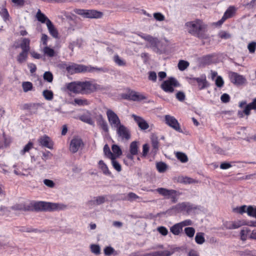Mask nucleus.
I'll return each mask as SVG.
<instances>
[{"instance_id":"obj_1","label":"nucleus","mask_w":256,"mask_h":256,"mask_svg":"<svg viewBox=\"0 0 256 256\" xmlns=\"http://www.w3.org/2000/svg\"><path fill=\"white\" fill-rule=\"evenodd\" d=\"M65 86L68 91L75 94H89L102 90V86L96 83L94 80L72 82L66 83Z\"/></svg>"},{"instance_id":"obj_2","label":"nucleus","mask_w":256,"mask_h":256,"mask_svg":"<svg viewBox=\"0 0 256 256\" xmlns=\"http://www.w3.org/2000/svg\"><path fill=\"white\" fill-rule=\"evenodd\" d=\"M68 72L72 74L80 72H96L102 73L108 71L106 68L90 66L85 65H68L66 68Z\"/></svg>"},{"instance_id":"obj_3","label":"nucleus","mask_w":256,"mask_h":256,"mask_svg":"<svg viewBox=\"0 0 256 256\" xmlns=\"http://www.w3.org/2000/svg\"><path fill=\"white\" fill-rule=\"evenodd\" d=\"M188 32L199 38H205L204 27L200 20L188 22L185 24Z\"/></svg>"},{"instance_id":"obj_4","label":"nucleus","mask_w":256,"mask_h":256,"mask_svg":"<svg viewBox=\"0 0 256 256\" xmlns=\"http://www.w3.org/2000/svg\"><path fill=\"white\" fill-rule=\"evenodd\" d=\"M34 207L38 211L52 212L64 210L66 208V206L58 203L38 202L34 204Z\"/></svg>"},{"instance_id":"obj_5","label":"nucleus","mask_w":256,"mask_h":256,"mask_svg":"<svg viewBox=\"0 0 256 256\" xmlns=\"http://www.w3.org/2000/svg\"><path fill=\"white\" fill-rule=\"evenodd\" d=\"M225 56L222 54H212L198 58L200 64H210L224 62Z\"/></svg>"},{"instance_id":"obj_6","label":"nucleus","mask_w":256,"mask_h":256,"mask_svg":"<svg viewBox=\"0 0 256 256\" xmlns=\"http://www.w3.org/2000/svg\"><path fill=\"white\" fill-rule=\"evenodd\" d=\"M180 86V84L176 78L170 77L162 82L160 84V88L166 92L172 93L174 91V88Z\"/></svg>"},{"instance_id":"obj_7","label":"nucleus","mask_w":256,"mask_h":256,"mask_svg":"<svg viewBox=\"0 0 256 256\" xmlns=\"http://www.w3.org/2000/svg\"><path fill=\"white\" fill-rule=\"evenodd\" d=\"M74 12L78 15L83 16L86 18H100L103 16V13L101 12L95 10H84L75 9Z\"/></svg>"},{"instance_id":"obj_8","label":"nucleus","mask_w":256,"mask_h":256,"mask_svg":"<svg viewBox=\"0 0 256 256\" xmlns=\"http://www.w3.org/2000/svg\"><path fill=\"white\" fill-rule=\"evenodd\" d=\"M156 190L166 198H170L173 203H176L178 201V196L180 195V193L178 191L174 190L160 188L156 189Z\"/></svg>"},{"instance_id":"obj_9","label":"nucleus","mask_w":256,"mask_h":256,"mask_svg":"<svg viewBox=\"0 0 256 256\" xmlns=\"http://www.w3.org/2000/svg\"><path fill=\"white\" fill-rule=\"evenodd\" d=\"M116 128L118 137L120 140L127 141L130 139V131L124 125L122 124Z\"/></svg>"},{"instance_id":"obj_10","label":"nucleus","mask_w":256,"mask_h":256,"mask_svg":"<svg viewBox=\"0 0 256 256\" xmlns=\"http://www.w3.org/2000/svg\"><path fill=\"white\" fill-rule=\"evenodd\" d=\"M106 114L108 122L112 128H116L122 124L118 116L113 110L108 109Z\"/></svg>"},{"instance_id":"obj_11","label":"nucleus","mask_w":256,"mask_h":256,"mask_svg":"<svg viewBox=\"0 0 256 256\" xmlns=\"http://www.w3.org/2000/svg\"><path fill=\"white\" fill-rule=\"evenodd\" d=\"M164 122L168 126L176 132H182L180 124L174 116L168 114L164 116Z\"/></svg>"},{"instance_id":"obj_12","label":"nucleus","mask_w":256,"mask_h":256,"mask_svg":"<svg viewBox=\"0 0 256 256\" xmlns=\"http://www.w3.org/2000/svg\"><path fill=\"white\" fill-rule=\"evenodd\" d=\"M230 82L237 86H242L246 83V80L244 76L236 72H230L229 74Z\"/></svg>"},{"instance_id":"obj_13","label":"nucleus","mask_w":256,"mask_h":256,"mask_svg":"<svg viewBox=\"0 0 256 256\" xmlns=\"http://www.w3.org/2000/svg\"><path fill=\"white\" fill-rule=\"evenodd\" d=\"M84 146V143L81 138H73L70 143V150L72 153L76 152L79 149Z\"/></svg>"},{"instance_id":"obj_14","label":"nucleus","mask_w":256,"mask_h":256,"mask_svg":"<svg viewBox=\"0 0 256 256\" xmlns=\"http://www.w3.org/2000/svg\"><path fill=\"white\" fill-rule=\"evenodd\" d=\"M39 144L42 147L48 148L50 150L53 148L54 142L52 139L46 135H44L38 139Z\"/></svg>"},{"instance_id":"obj_15","label":"nucleus","mask_w":256,"mask_h":256,"mask_svg":"<svg viewBox=\"0 0 256 256\" xmlns=\"http://www.w3.org/2000/svg\"><path fill=\"white\" fill-rule=\"evenodd\" d=\"M132 117L134 118V120L141 130H146L149 128L148 124L142 118L134 114H132Z\"/></svg>"},{"instance_id":"obj_16","label":"nucleus","mask_w":256,"mask_h":256,"mask_svg":"<svg viewBox=\"0 0 256 256\" xmlns=\"http://www.w3.org/2000/svg\"><path fill=\"white\" fill-rule=\"evenodd\" d=\"M190 80L196 81L198 84V88L200 90L209 86V84L206 80L205 76H202L200 78H190Z\"/></svg>"},{"instance_id":"obj_17","label":"nucleus","mask_w":256,"mask_h":256,"mask_svg":"<svg viewBox=\"0 0 256 256\" xmlns=\"http://www.w3.org/2000/svg\"><path fill=\"white\" fill-rule=\"evenodd\" d=\"M128 98L133 101H141L146 100V96L143 94L134 91L131 92L128 95Z\"/></svg>"},{"instance_id":"obj_18","label":"nucleus","mask_w":256,"mask_h":256,"mask_svg":"<svg viewBox=\"0 0 256 256\" xmlns=\"http://www.w3.org/2000/svg\"><path fill=\"white\" fill-rule=\"evenodd\" d=\"M30 42L28 38H22L20 44L16 46V48H20L22 50L28 52L30 50Z\"/></svg>"},{"instance_id":"obj_19","label":"nucleus","mask_w":256,"mask_h":256,"mask_svg":"<svg viewBox=\"0 0 256 256\" xmlns=\"http://www.w3.org/2000/svg\"><path fill=\"white\" fill-rule=\"evenodd\" d=\"M14 172L16 175L26 176L31 175L30 172H28L26 170L22 168V166L18 164L14 165Z\"/></svg>"},{"instance_id":"obj_20","label":"nucleus","mask_w":256,"mask_h":256,"mask_svg":"<svg viewBox=\"0 0 256 256\" xmlns=\"http://www.w3.org/2000/svg\"><path fill=\"white\" fill-rule=\"evenodd\" d=\"M46 26L51 36L54 38H58V31L55 28L52 22L50 20H48L46 22Z\"/></svg>"},{"instance_id":"obj_21","label":"nucleus","mask_w":256,"mask_h":256,"mask_svg":"<svg viewBox=\"0 0 256 256\" xmlns=\"http://www.w3.org/2000/svg\"><path fill=\"white\" fill-rule=\"evenodd\" d=\"M252 110H256V98H254L252 102L246 105L244 109V114L247 116H249Z\"/></svg>"},{"instance_id":"obj_22","label":"nucleus","mask_w":256,"mask_h":256,"mask_svg":"<svg viewBox=\"0 0 256 256\" xmlns=\"http://www.w3.org/2000/svg\"><path fill=\"white\" fill-rule=\"evenodd\" d=\"M151 142L152 147V152L155 154L157 152L159 147V142L157 136H152L151 138Z\"/></svg>"},{"instance_id":"obj_23","label":"nucleus","mask_w":256,"mask_h":256,"mask_svg":"<svg viewBox=\"0 0 256 256\" xmlns=\"http://www.w3.org/2000/svg\"><path fill=\"white\" fill-rule=\"evenodd\" d=\"M182 231V228L180 222L176 223L170 228V232L175 236L180 235Z\"/></svg>"},{"instance_id":"obj_24","label":"nucleus","mask_w":256,"mask_h":256,"mask_svg":"<svg viewBox=\"0 0 256 256\" xmlns=\"http://www.w3.org/2000/svg\"><path fill=\"white\" fill-rule=\"evenodd\" d=\"M36 18L38 21L42 24L46 23V22H48V20H50L48 18L40 11V10H38L36 14Z\"/></svg>"},{"instance_id":"obj_25","label":"nucleus","mask_w":256,"mask_h":256,"mask_svg":"<svg viewBox=\"0 0 256 256\" xmlns=\"http://www.w3.org/2000/svg\"><path fill=\"white\" fill-rule=\"evenodd\" d=\"M80 120L86 124H88L91 126H94V122L91 118L90 114H82L79 118Z\"/></svg>"},{"instance_id":"obj_26","label":"nucleus","mask_w":256,"mask_h":256,"mask_svg":"<svg viewBox=\"0 0 256 256\" xmlns=\"http://www.w3.org/2000/svg\"><path fill=\"white\" fill-rule=\"evenodd\" d=\"M98 165L102 171L103 173L106 175H110L111 172L109 170L108 167L105 164L103 160H100L98 162Z\"/></svg>"},{"instance_id":"obj_27","label":"nucleus","mask_w":256,"mask_h":256,"mask_svg":"<svg viewBox=\"0 0 256 256\" xmlns=\"http://www.w3.org/2000/svg\"><path fill=\"white\" fill-rule=\"evenodd\" d=\"M138 142L136 141L132 142L130 146V152L132 154H138Z\"/></svg>"},{"instance_id":"obj_28","label":"nucleus","mask_w":256,"mask_h":256,"mask_svg":"<svg viewBox=\"0 0 256 256\" xmlns=\"http://www.w3.org/2000/svg\"><path fill=\"white\" fill-rule=\"evenodd\" d=\"M127 200L130 202H133L134 200H138V202H141L142 198L138 196L134 192H130L127 195Z\"/></svg>"},{"instance_id":"obj_29","label":"nucleus","mask_w":256,"mask_h":256,"mask_svg":"<svg viewBox=\"0 0 256 256\" xmlns=\"http://www.w3.org/2000/svg\"><path fill=\"white\" fill-rule=\"evenodd\" d=\"M204 235V232H198L196 233L195 236V241L196 244H202L204 242L205 239Z\"/></svg>"},{"instance_id":"obj_30","label":"nucleus","mask_w":256,"mask_h":256,"mask_svg":"<svg viewBox=\"0 0 256 256\" xmlns=\"http://www.w3.org/2000/svg\"><path fill=\"white\" fill-rule=\"evenodd\" d=\"M43 52L46 56L49 57H53L56 54L53 48L48 46H44Z\"/></svg>"},{"instance_id":"obj_31","label":"nucleus","mask_w":256,"mask_h":256,"mask_svg":"<svg viewBox=\"0 0 256 256\" xmlns=\"http://www.w3.org/2000/svg\"><path fill=\"white\" fill-rule=\"evenodd\" d=\"M104 155L110 160L116 156L112 152L108 144H106L104 147Z\"/></svg>"},{"instance_id":"obj_32","label":"nucleus","mask_w":256,"mask_h":256,"mask_svg":"<svg viewBox=\"0 0 256 256\" xmlns=\"http://www.w3.org/2000/svg\"><path fill=\"white\" fill-rule=\"evenodd\" d=\"M176 158L182 162H186L188 161L187 156L182 152H176Z\"/></svg>"},{"instance_id":"obj_33","label":"nucleus","mask_w":256,"mask_h":256,"mask_svg":"<svg viewBox=\"0 0 256 256\" xmlns=\"http://www.w3.org/2000/svg\"><path fill=\"white\" fill-rule=\"evenodd\" d=\"M179 182L181 183L184 184H190L192 183H196L197 182L196 180L188 176H182L179 178Z\"/></svg>"},{"instance_id":"obj_34","label":"nucleus","mask_w":256,"mask_h":256,"mask_svg":"<svg viewBox=\"0 0 256 256\" xmlns=\"http://www.w3.org/2000/svg\"><path fill=\"white\" fill-rule=\"evenodd\" d=\"M112 154L116 157H119L122 154V151L121 148L119 146L116 144H113L112 146Z\"/></svg>"},{"instance_id":"obj_35","label":"nucleus","mask_w":256,"mask_h":256,"mask_svg":"<svg viewBox=\"0 0 256 256\" xmlns=\"http://www.w3.org/2000/svg\"><path fill=\"white\" fill-rule=\"evenodd\" d=\"M28 52L22 50L17 56V60L20 63L24 62L26 59L28 54Z\"/></svg>"},{"instance_id":"obj_36","label":"nucleus","mask_w":256,"mask_h":256,"mask_svg":"<svg viewBox=\"0 0 256 256\" xmlns=\"http://www.w3.org/2000/svg\"><path fill=\"white\" fill-rule=\"evenodd\" d=\"M42 96L48 100H51L54 98L53 92L51 90H46L42 92Z\"/></svg>"},{"instance_id":"obj_37","label":"nucleus","mask_w":256,"mask_h":256,"mask_svg":"<svg viewBox=\"0 0 256 256\" xmlns=\"http://www.w3.org/2000/svg\"><path fill=\"white\" fill-rule=\"evenodd\" d=\"M184 233L190 238H192L194 235L196 230L192 227H186L184 230Z\"/></svg>"},{"instance_id":"obj_38","label":"nucleus","mask_w":256,"mask_h":256,"mask_svg":"<svg viewBox=\"0 0 256 256\" xmlns=\"http://www.w3.org/2000/svg\"><path fill=\"white\" fill-rule=\"evenodd\" d=\"M246 212L248 216L256 218V206H249L246 208Z\"/></svg>"},{"instance_id":"obj_39","label":"nucleus","mask_w":256,"mask_h":256,"mask_svg":"<svg viewBox=\"0 0 256 256\" xmlns=\"http://www.w3.org/2000/svg\"><path fill=\"white\" fill-rule=\"evenodd\" d=\"M154 256H170L173 254L169 250H160L154 252Z\"/></svg>"},{"instance_id":"obj_40","label":"nucleus","mask_w":256,"mask_h":256,"mask_svg":"<svg viewBox=\"0 0 256 256\" xmlns=\"http://www.w3.org/2000/svg\"><path fill=\"white\" fill-rule=\"evenodd\" d=\"M116 156L111 159L113 168L118 172L122 170V166L120 163L116 160Z\"/></svg>"},{"instance_id":"obj_41","label":"nucleus","mask_w":256,"mask_h":256,"mask_svg":"<svg viewBox=\"0 0 256 256\" xmlns=\"http://www.w3.org/2000/svg\"><path fill=\"white\" fill-rule=\"evenodd\" d=\"M0 15L4 22H6L9 20L10 14L6 8H4L1 9V10H0Z\"/></svg>"},{"instance_id":"obj_42","label":"nucleus","mask_w":256,"mask_h":256,"mask_svg":"<svg viewBox=\"0 0 256 256\" xmlns=\"http://www.w3.org/2000/svg\"><path fill=\"white\" fill-rule=\"evenodd\" d=\"M74 104H77L79 106H86L89 104V102L86 99L76 98L74 100Z\"/></svg>"},{"instance_id":"obj_43","label":"nucleus","mask_w":256,"mask_h":256,"mask_svg":"<svg viewBox=\"0 0 256 256\" xmlns=\"http://www.w3.org/2000/svg\"><path fill=\"white\" fill-rule=\"evenodd\" d=\"M156 167L158 170L160 172H164L167 168L166 164L164 162H158L156 164Z\"/></svg>"},{"instance_id":"obj_44","label":"nucleus","mask_w":256,"mask_h":256,"mask_svg":"<svg viewBox=\"0 0 256 256\" xmlns=\"http://www.w3.org/2000/svg\"><path fill=\"white\" fill-rule=\"evenodd\" d=\"M22 87L24 92H28L32 88V84L29 82H24L22 84Z\"/></svg>"},{"instance_id":"obj_45","label":"nucleus","mask_w":256,"mask_h":256,"mask_svg":"<svg viewBox=\"0 0 256 256\" xmlns=\"http://www.w3.org/2000/svg\"><path fill=\"white\" fill-rule=\"evenodd\" d=\"M90 248L93 254L98 255L100 253V248L98 245L92 244L90 246Z\"/></svg>"},{"instance_id":"obj_46","label":"nucleus","mask_w":256,"mask_h":256,"mask_svg":"<svg viewBox=\"0 0 256 256\" xmlns=\"http://www.w3.org/2000/svg\"><path fill=\"white\" fill-rule=\"evenodd\" d=\"M236 8L234 6H230L226 10L224 14L227 16V18H230L235 13Z\"/></svg>"},{"instance_id":"obj_47","label":"nucleus","mask_w":256,"mask_h":256,"mask_svg":"<svg viewBox=\"0 0 256 256\" xmlns=\"http://www.w3.org/2000/svg\"><path fill=\"white\" fill-rule=\"evenodd\" d=\"M33 147V143L30 142L27 144L20 152V154L22 155H24L26 152L29 150Z\"/></svg>"},{"instance_id":"obj_48","label":"nucleus","mask_w":256,"mask_h":256,"mask_svg":"<svg viewBox=\"0 0 256 256\" xmlns=\"http://www.w3.org/2000/svg\"><path fill=\"white\" fill-rule=\"evenodd\" d=\"M157 231L163 236H166L168 234V229L164 226H160L157 228Z\"/></svg>"},{"instance_id":"obj_49","label":"nucleus","mask_w":256,"mask_h":256,"mask_svg":"<svg viewBox=\"0 0 256 256\" xmlns=\"http://www.w3.org/2000/svg\"><path fill=\"white\" fill-rule=\"evenodd\" d=\"M154 18L158 21L162 22L164 20V16L161 12H155L153 14Z\"/></svg>"},{"instance_id":"obj_50","label":"nucleus","mask_w":256,"mask_h":256,"mask_svg":"<svg viewBox=\"0 0 256 256\" xmlns=\"http://www.w3.org/2000/svg\"><path fill=\"white\" fill-rule=\"evenodd\" d=\"M44 78L49 82H52L53 80V76L50 72H46L44 73Z\"/></svg>"},{"instance_id":"obj_51","label":"nucleus","mask_w":256,"mask_h":256,"mask_svg":"<svg viewBox=\"0 0 256 256\" xmlns=\"http://www.w3.org/2000/svg\"><path fill=\"white\" fill-rule=\"evenodd\" d=\"M250 232V230H248V229H246V230H240V239L242 240V241H245L247 239V235L248 234V233Z\"/></svg>"},{"instance_id":"obj_52","label":"nucleus","mask_w":256,"mask_h":256,"mask_svg":"<svg viewBox=\"0 0 256 256\" xmlns=\"http://www.w3.org/2000/svg\"><path fill=\"white\" fill-rule=\"evenodd\" d=\"M94 198L96 200V204L98 206L104 204L106 202V196H98L94 197Z\"/></svg>"},{"instance_id":"obj_53","label":"nucleus","mask_w":256,"mask_h":256,"mask_svg":"<svg viewBox=\"0 0 256 256\" xmlns=\"http://www.w3.org/2000/svg\"><path fill=\"white\" fill-rule=\"evenodd\" d=\"M82 44V40H76L75 41L72 42H71L69 45V48L72 49V50H73V48L75 46H78V48L80 47Z\"/></svg>"},{"instance_id":"obj_54","label":"nucleus","mask_w":256,"mask_h":256,"mask_svg":"<svg viewBox=\"0 0 256 256\" xmlns=\"http://www.w3.org/2000/svg\"><path fill=\"white\" fill-rule=\"evenodd\" d=\"M114 251L115 250H114V248L110 246H106L104 250V254L106 256L112 255V254L114 253Z\"/></svg>"},{"instance_id":"obj_55","label":"nucleus","mask_w":256,"mask_h":256,"mask_svg":"<svg viewBox=\"0 0 256 256\" xmlns=\"http://www.w3.org/2000/svg\"><path fill=\"white\" fill-rule=\"evenodd\" d=\"M11 209L14 210H26L25 206L23 204H16L12 206Z\"/></svg>"},{"instance_id":"obj_56","label":"nucleus","mask_w":256,"mask_h":256,"mask_svg":"<svg viewBox=\"0 0 256 256\" xmlns=\"http://www.w3.org/2000/svg\"><path fill=\"white\" fill-rule=\"evenodd\" d=\"M248 48L250 53L254 52L256 49V42H252L248 46Z\"/></svg>"},{"instance_id":"obj_57","label":"nucleus","mask_w":256,"mask_h":256,"mask_svg":"<svg viewBox=\"0 0 256 256\" xmlns=\"http://www.w3.org/2000/svg\"><path fill=\"white\" fill-rule=\"evenodd\" d=\"M176 97L179 101L182 102L185 100L186 95L184 92L179 91L176 94Z\"/></svg>"},{"instance_id":"obj_58","label":"nucleus","mask_w":256,"mask_h":256,"mask_svg":"<svg viewBox=\"0 0 256 256\" xmlns=\"http://www.w3.org/2000/svg\"><path fill=\"white\" fill-rule=\"evenodd\" d=\"M216 85L218 88H222L224 84V81L220 76H218L215 80Z\"/></svg>"},{"instance_id":"obj_59","label":"nucleus","mask_w":256,"mask_h":256,"mask_svg":"<svg viewBox=\"0 0 256 256\" xmlns=\"http://www.w3.org/2000/svg\"><path fill=\"white\" fill-rule=\"evenodd\" d=\"M52 156V154L49 151L46 152H42V159L44 161H46L47 160L51 158Z\"/></svg>"},{"instance_id":"obj_60","label":"nucleus","mask_w":256,"mask_h":256,"mask_svg":"<svg viewBox=\"0 0 256 256\" xmlns=\"http://www.w3.org/2000/svg\"><path fill=\"white\" fill-rule=\"evenodd\" d=\"M156 78L157 76L156 72H148V78L150 80H152L154 82H155L156 80Z\"/></svg>"},{"instance_id":"obj_61","label":"nucleus","mask_w":256,"mask_h":256,"mask_svg":"<svg viewBox=\"0 0 256 256\" xmlns=\"http://www.w3.org/2000/svg\"><path fill=\"white\" fill-rule=\"evenodd\" d=\"M244 224V222L240 220L232 221V229L238 228Z\"/></svg>"},{"instance_id":"obj_62","label":"nucleus","mask_w":256,"mask_h":256,"mask_svg":"<svg viewBox=\"0 0 256 256\" xmlns=\"http://www.w3.org/2000/svg\"><path fill=\"white\" fill-rule=\"evenodd\" d=\"M150 44V46L153 49H158V40L156 38H154L152 41L149 42Z\"/></svg>"},{"instance_id":"obj_63","label":"nucleus","mask_w":256,"mask_h":256,"mask_svg":"<svg viewBox=\"0 0 256 256\" xmlns=\"http://www.w3.org/2000/svg\"><path fill=\"white\" fill-rule=\"evenodd\" d=\"M220 100L224 103H227L230 100V96L227 94H224L221 96Z\"/></svg>"},{"instance_id":"obj_64","label":"nucleus","mask_w":256,"mask_h":256,"mask_svg":"<svg viewBox=\"0 0 256 256\" xmlns=\"http://www.w3.org/2000/svg\"><path fill=\"white\" fill-rule=\"evenodd\" d=\"M182 228L186 226H190L192 224V222L190 220H186L180 222Z\"/></svg>"}]
</instances>
